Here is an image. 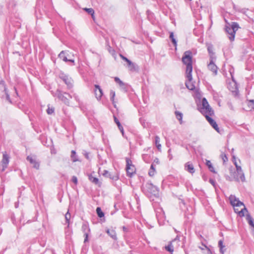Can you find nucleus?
Instances as JSON below:
<instances>
[{"label": "nucleus", "instance_id": "1", "mask_svg": "<svg viewBox=\"0 0 254 254\" xmlns=\"http://www.w3.org/2000/svg\"><path fill=\"white\" fill-rule=\"evenodd\" d=\"M182 62L186 65V74L191 78V73L192 70V53L190 51H186L182 57Z\"/></svg>", "mask_w": 254, "mask_h": 254}, {"label": "nucleus", "instance_id": "2", "mask_svg": "<svg viewBox=\"0 0 254 254\" xmlns=\"http://www.w3.org/2000/svg\"><path fill=\"white\" fill-rule=\"evenodd\" d=\"M226 25L225 27V31L228 34V38L231 41H233L235 39L236 32L240 28L238 23L232 22L229 23L227 20L225 19Z\"/></svg>", "mask_w": 254, "mask_h": 254}, {"label": "nucleus", "instance_id": "3", "mask_svg": "<svg viewBox=\"0 0 254 254\" xmlns=\"http://www.w3.org/2000/svg\"><path fill=\"white\" fill-rule=\"evenodd\" d=\"M141 189L144 194L148 196L158 194V188L150 182L143 184Z\"/></svg>", "mask_w": 254, "mask_h": 254}, {"label": "nucleus", "instance_id": "4", "mask_svg": "<svg viewBox=\"0 0 254 254\" xmlns=\"http://www.w3.org/2000/svg\"><path fill=\"white\" fill-rule=\"evenodd\" d=\"M54 96H56L65 104L68 105L69 100L72 98L71 96L66 93H63L61 90L57 89L55 93H53Z\"/></svg>", "mask_w": 254, "mask_h": 254}, {"label": "nucleus", "instance_id": "5", "mask_svg": "<svg viewBox=\"0 0 254 254\" xmlns=\"http://www.w3.org/2000/svg\"><path fill=\"white\" fill-rule=\"evenodd\" d=\"M200 112L204 116L208 114L210 115L213 114V110L205 98H203L202 100V107L200 109Z\"/></svg>", "mask_w": 254, "mask_h": 254}, {"label": "nucleus", "instance_id": "6", "mask_svg": "<svg viewBox=\"0 0 254 254\" xmlns=\"http://www.w3.org/2000/svg\"><path fill=\"white\" fill-rule=\"evenodd\" d=\"M126 171L127 176L131 177L135 173V167L132 165L131 160L128 158H126Z\"/></svg>", "mask_w": 254, "mask_h": 254}, {"label": "nucleus", "instance_id": "7", "mask_svg": "<svg viewBox=\"0 0 254 254\" xmlns=\"http://www.w3.org/2000/svg\"><path fill=\"white\" fill-rule=\"evenodd\" d=\"M59 77L65 83L68 89H70L73 87V80L71 77H69L67 75L64 73H60Z\"/></svg>", "mask_w": 254, "mask_h": 254}, {"label": "nucleus", "instance_id": "8", "mask_svg": "<svg viewBox=\"0 0 254 254\" xmlns=\"http://www.w3.org/2000/svg\"><path fill=\"white\" fill-rule=\"evenodd\" d=\"M229 199L231 204L233 207H239L242 205L245 206L244 203L240 201L239 199L234 195H230Z\"/></svg>", "mask_w": 254, "mask_h": 254}, {"label": "nucleus", "instance_id": "9", "mask_svg": "<svg viewBox=\"0 0 254 254\" xmlns=\"http://www.w3.org/2000/svg\"><path fill=\"white\" fill-rule=\"evenodd\" d=\"M27 161L33 165V167L35 169L38 170L40 167L39 162L37 161L36 156H28L26 158Z\"/></svg>", "mask_w": 254, "mask_h": 254}, {"label": "nucleus", "instance_id": "10", "mask_svg": "<svg viewBox=\"0 0 254 254\" xmlns=\"http://www.w3.org/2000/svg\"><path fill=\"white\" fill-rule=\"evenodd\" d=\"M188 74H186V77L187 78V80H186L185 82V85L188 89L190 90H193L195 89L194 84L192 82V74H191V78L188 76Z\"/></svg>", "mask_w": 254, "mask_h": 254}, {"label": "nucleus", "instance_id": "11", "mask_svg": "<svg viewBox=\"0 0 254 254\" xmlns=\"http://www.w3.org/2000/svg\"><path fill=\"white\" fill-rule=\"evenodd\" d=\"M215 60L213 59V58L210 59V62L207 66L208 68L213 73L214 75H216L217 74L218 67L214 63Z\"/></svg>", "mask_w": 254, "mask_h": 254}, {"label": "nucleus", "instance_id": "12", "mask_svg": "<svg viewBox=\"0 0 254 254\" xmlns=\"http://www.w3.org/2000/svg\"><path fill=\"white\" fill-rule=\"evenodd\" d=\"M210 115H206L205 116L206 120L209 122V123L211 125V126L218 132H219V127L216 122L211 117H210Z\"/></svg>", "mask_w": 254, "mask_h": 254}, {"label": "nucleus", "instance_id": "13", "mask_svg": "<svg viewBox=\"0 0 254 254\" xmlns=\"http://www.w3.org/2000/svg\"><path fill=\"white\" fill-rule=\"evenodd\" d=\"M9 156L7 154L6 152H4L3 153L2 155V159L1 161L2 167H3V170L6 168L8 164L9 163Z\"/></svg>", "mask_w": 254, "mask_h": 254}, {"label": "nucleus", "instance_id": "14", "mask_svg": "<svg viewBox=\"0 0 254 254\" xmlns=\"http://www.w3.org/2000/svg\"><path fill=\"white\" fill-rule=\"evenodd\" d=\"M234 179L237 182L240 181L243 182H245L246 179L243 171L241 172V173L236 172L235 175H234Z\"/></svg>", "mask_w": 254, "mask_h": 254}, {"label": "nucleus", "instance_id": "15", "mask_svg": "<svg viewBox=\"0 0 254 254\" xmlns=\"http://www.w3.org/2000/svg\"><path fill=\"white\" fill-rule=\"evenodd\" d=\"M185 169L188 172L193 174L195 172V169L192 163L190 162H187L185 164Z\"/></svg>", "mask_w": 254, "mask_h": 254}, {"label": "nucleus", "instance_id": "16", "mask_svg": "<svg viewBox=\"0 0 254 254\" xmlns=\"http://www.w3.org/2000/svg\"><path fill=\"white\" fill-rule=\"evenodd\" d=\"M115 81L118 83L120 87L123 89L125 91H127V84L123 82L119 77H115L114 78Z\"/></svg>", "mask_w": 254, "mask_h": 254}, {"label": "nucleus", "instance_id": "17", "mask_svg": "<svg viewBox=\"0 0 254 254\" xmlns=\"http://www.w3.org/2000/svg\"><path fill=\"white\" fill-rule=\"evenodd\" d=\"M81 228L82 231L84 233V235H86V233L89 234L90 230L87 222H85L83 223Z\"/></svg>", "mask_w": 254, "mask_h": 254}, {"label": "nucleus", "instance_id": "18", "mask_svg": "<svg viewBox=\"0 0 254 254\" xmlns=\"http://www.w3.org/2000/svg\"><path fill=\"white\" fill-rule=\"evenodd\" d=\"M106 233L114 240H117V235L115 230L107 229Z\"/></svg>", "mask_w": 254, "mask_h": 254}, {"label": "nucleus", "instance_id": "19", "mask_svg": "<svg viewBox=\"0 0 254 254\" xmlns=\"http://www.w3.org/2000/svg\"><path fill=\"white\" fill-rule=\"evenodd\" d=\"M89 180L95 185H98L100 186V183L99 182V179L97 178L93 177L92 175H90L88 176Z\"/></svg>", "mask_w": 254, "mask_h": 254}, {"label": "nucleus", "instance_id": "20", "mask_svg": "<svg viewBox=\"0 0 254 254\" xmlns=\"http://www.w3.org/2000/svg\"><path fill=\"white\" fill-rule=\"evenodd\" d=\"M246 220H247L249 224L254 228V219L249 213L246 215Z\"/></svg>", "mask_w": 254, "mask_h": 254}, {"label": "nucleus", "instance_id": "21", "mask_svg": "<svg viewBox=\"0 0 254 254\" xmlns=\"http://www.w3.org/2000/svg\"><path fill=\"white\" fill-rule=\"evenodd\" d=\"M128 67L129 70L131 71H137L139 69L138 65L132 62L130 64L128 65Z\"/></svg>", "mask_w": 254, "mask_h": 254}, {"label": "nucleus", "instance_id": "22", "mask_svg": "<svg viewBox=\"0 0 254 254\" xmlns=\"http://www.w3.org/2000/svg\"><path fill=\"white\" fill-rule=\"evenodd\" d=\"M115 92L113 90H111L110 93V99L111 101L112 102L113 104L114 105V106L115 108H117V106L116 104V102H115Z\"/></svg>", "mask_w": 254, "mask_h": 254}, {"label": "nucleus", "instance_id": "23", "mask_svg": "<svg viewBox=\"0 0 254 254\" xmlns=\"http://www.w3.org/2000/svg\"><path fill=\"white\" fill-rule=\"evenodd\" d=\"M94 92L97 100H100L103 95V91L102 89H99V90L95 89Z\"/></svg>", "mask_w": 254, "mask_h": 254}, {"label": "nucleus", "instance_id": "24", "mask_svg": "<svg viewBox=\"0 0 254 254\" xmlns=\"http://www.w3.org/2000/svg\"><path fill=\"white\" fill-rule=\"evenodd\" d=\"M58 57L61 59L63 60L64 62H67L68 59L65 56V52L64 51H62L58 55Z\"/></svg>", "mask_w": 254, "mask_h": 254}, {"label": "nucleus", "instance_id": "25", "mask_svg": "<svg viewBox=\"0 0 254 254\" xmlns=\"http://www.w3.org/2000/svg\"><path fill=\"white\" fill-rule=\"evenodd\" d=\"M207 51L210 55V59H216V57L214 56V53L213 52V48L212 46H208L207 47Z\"/></svg>", "mask_w": 254, "mask_h": 254}, {"label": "nucleus", "instance_id": "26", "mask_svg": "<svg viewBox=\"0 0 254 254\" xmlns=\"http://www.w3.org/2000/svg\"><path fill=\"white\" fill-rule=\"evenodd\" d=\"M165 249L167 251L170 253H172L174 251V248L172 245V242H170L168 245L165 247Z\"/></svg>", "mask_w": 254, "mask_h": 254}, {"label": "nucleus", "instance_id": "27", "mask_svg": "<svg viewBox=\"0 0 254 254\" xmlns=\"http://www.w3.org/2000/svg\"><path fill=\"white\" fill-rule=\"evenodd\" d=\"M218 246L220 248V252L221 254H224L225 250L224 249L225 248V246L223 245V241L222 240H220L218 242Z\"/></svg>", "mask_w": 254, "mask_h": 254}, {"label": "nucleus", "instance_id": "28", "mask_svg": "<svg viewBox=\"0 0 254 254\" xmlns=\"http://www.w3.org/2000/svg\"><path fill=\"white\" fill-rule=\"evenodd\" d=\"M71 159L73 162H75L78 161L77 156L76 154V152L74 150H72L71 152Z\"/></svg>", "mask_w": 254, "mask_h": 254}, {"label": "nucleus", "instance_id": "29", "mask_svg": "<svg viewBox=\"0 0 254 254\" xmlns=\"http://www.w3.org/2000/svg\"><path fill=\"white\" fill-rule=\"evenodd\" d=\"M233 158L234 159L233 160V162L236 166V172H240L243 171L242 169V168L240 166H239L236 161V158L234 156L233 157Z\"/></svg>", "mask_w": 254, "mask_h": 254}, {"label": "nucleus", "instance_id": "30", "mask_svg": "<svg viewBox=\"0 0 254 254\" xmlns=\"http://www.w3.org/2000/svg\"><path fill=\"white\" fill-rule=\"evenodd\" d=\"M155 172V169L154 167V165L153 163H152L151 165L150 169L148 172V175L152 177L153 176Z\"/></svg>", "mask_w": 254, "mask_h": 254}, {"label": "nucleus", "instance_id": "31", "mask_svg": "<svg viewBox=\"0 0 254 254\" xmlns=\"http://www.w3.org/2000/svg\"><path fill=\"white\" fill-rule=\"evenodd\" d=\"M84 10L86 11L88 14H90L93 19L94 18V10L93 8H85Z\"/></svg>", "mask_w": 254, "mask_h": 254}, {"label": "nucleus", "instance_id": "32", "mask_svg": "<svg viewBox=\"0 0 254 254\" xmlns=\"http://www.w3.org/2000/svg\"><path fill=\"white\" fill-rule=\"evenodd\" d=\"M96 213L98 216L100 218H102L104 216V213L102 211L101 208L99 207H98L96 208Z\"/></svg>", "mask_w": 254, "mask_h": 254}, {"label": "nucleus", "instance_id": "33", "mask_svg": "<svg viewBox=\"0 0 254 254\" xmlns=\"http://www.w3.org/2000/svg\"><path fill=\"white\" fill-rule=\"evenodd\" d=\"M247 105L250 110H254V100H251L248 101Z\"/></svg>", "mask_w": 254, "mask_h": 254}, {"label": "nucleus", "instance_id": "34", "mask_svg": "<svg viewBox=\"0 0 254 254\" xmlns=\"http://www.w3.org/2000/svg\"><path fill=\"white\" fill-rule=\"evenodd\" d=\"M206 165L207 166V167H208L209 170L213 172V173H215V170H214V168L211 162L210 161H206Z\"/></svg>", "mask_w": 254, "mask_h": 254}, {"label": "nucleus", "instance_id": "35", "mask_svg": "<svg viewBox=\"0 0 254 254\" xmlns=\"http://www.w3.org/2000/svg\"><path fill=\"white\" fill-rule=\"evenodd\" d=\"M175 115L176 118L179 121H182V118H183V114L179 112V111H176L175 112Z\"/></svg>", "mask_w": 254, "mask_h": 254}, {"label": "nucleus", "instance_id": "36", "mask_svg": "<svg viewBox=\"0 0 254 254\" xmlns=\"http://www.w3.org/2000/svg\"><path fill=\"white\" fill-rule=\"evenodd\" d=\"M114 122L118 126L119 128H122V127H123V126L121 125L119 120L118 119V118L115 115H114Z\"/></svg>", "mask_w": 254, "mask_h": 254}, {"label": "nucleus", "instance_id": "37", "mask_svg": "<svg viewBox=\"0 0 254 254\" xmlns=\"http://www.w3.org/2000/svg\"><path fill=\"white\" fill-rule=\"evenodd\" d=\"M247 211V208L245 207L243 209H241V211H239L238 213L241 217H243L245 215V212Z\"/></svg>", "mask_w": 254, "mask_h": 254}, {"label": "nucleus", "instance_id": "38", "mask_svg": "<svg viewBox=\"0 0 254 254\" xmlns=\"http://www.w3.org/2000/svg\"><path fill=\"white\" fill-rule=\"evenodd\" d=\"M70 214L68 212H67L65 215L66 222L68 224V225L69 224V220L70 219Z\"/></svg>", "mask_w": 254, "mask_h": 254}, {"label": "nucleus", "instance_id": "39", "mask_svg": "<svg viewBox=\"0 0 254 254\" xmlns=\"http://www.w3.org/2000/svg\"><path fill=\"white\" fill-rule=\"evenodd\" d=\"M139 122L144 127H146L147 123L145 122V120L143 118H140Z\"/></svg>", "mask_w": 254, "mask_h": 254}, {"label": "nucleus", "instance_id": "40", "mask_svg": "<svg viewBox=\"0 0 254 254\" xmlns=\"http://www.w3.org/2000/svg\"><path fill=\"white\" fill-rule=\"evenodd\" d=\"M54 111H55L54 108H53V107L51 108V107L48 106V108L47 109V113L49 115H51L53 113H54Z\"/></svg>", "mask_w": 254, "mask_h": 254}, {"label": "nucleus", "instance_id": "41", "mask_svg": "<svg viewBox=\"0 0 254 254\" xmlns=\"http://www.w3.org/2000/svg\"><path fill=\"white\" fill-rule=\"evenodd\" d=\"M102 175H103V176H104L106 177H109L110 179H113V178H112L111 175L110 174V173H109V172L107 170H104V172L102 174Z\"/></svg>", "mask_w": 254, "mask_h": 254}, {"label": "nucleus", "instance_id": "42", "mask_svg": "<svg viewBox=\"0 0 254 254\" xmlns=\"http://www.w3.org/2000/svg\"><path fill=\"white\" fill-rule=\"evenodd\" d=\"M233 8V9L237 11L241 12V10L240 8H239L233 2H232Z\"/></svg>", "mask_w": 254, "mask_h": 254}, {"label": "nucleus", "instance_id": "43", "mask_svg": "<svg viewBox=\"0 0 254 254\" xmlns=\"http://www.w3.org/2000/svg\"><path fill=\"white\" fill-rule=\"evenodd\" d=\"M71 181L72 182L75 184V185H77V178L76 176H73L72 177V179H71Z\"/></svg>", "mask_w": 254, "mask_h": 254}, {"label": "nucleus", "instance_id": "44", "mask_svg": "<svg viewBox=\"0 0 254 254\" xmlns=\"http://www.w3.org/2000/svg\"><path fill=\"white\" fill-rule=\"evenodd\" d=\"M221 156L222 157V158L224 162H225L228 161V158L226 156L225 154L222 153Z\"/></svg>", "mask_w": 254, "mask_h": 254}, {"label": "nucleus", "instance_id": "45", "mask_svg": "<svg viewBox=\"0 0 254 254\" xmlns=\"http://www.w3.org/2000/svg\"><path fill=\"white\" fill-rule=\"evenodd\" d=\"M160 138L158 136L156 135L155 137V145L158 144V143H160Z\"/></svg>", "mask_w": 254, "mask_h": 254}, {"label": "nucleus", "instance_id": "46", "mask_svg": "<svg viewBox=\"0 0 254 254\" xmlns=\"http://www.w3.org/2000/svg\"><path fill=\"white\" fill-rule=\"evenodd\" d=\"M84 236L85 237L84 243H85L88 241V234L86 233V235H84Z\"/></svg>", "mask_w": 254, "mask_h": 254}, {"label": "nucleus", "instance_id": "47", "mask_svg": "<svg viewBox=\"0 0 254 254\" xmlns=\"http://www.w3.org/2000/svg\"><path fill=\"white\" fill-rule=\"evenodd\" d=\"M171 41L173 43V44L174 45V46H175L176 47L177 45V42L176 39L175 38H174V39L171 40Z\"/></svg>", "mask_w": 254, "mask_h": 254}, {"label": "nucleus", "instance_id": "48", "mask_svg": "<svg viewBox=\"0 0 254 254\" xmlns=\"http://www.w3.org/2000/svg\"><path fill=\"white\" fill-rule=\"evenodd\" d=\"M171 41L173 43V44L174 45V46H175L176 47L177 45V42L176 39L175 38H174V39L171 40Z\"/></svg>", "mask_w": 254, "mask_h": 254}, {"label": "nucleus", "instance_id": "49", "mask_svg": "<svg viewBox=\"0 0 254 254\" xmlns=\"http://www.w3.org/2000/svg\"><path fill=\"white\" fill-rule=\"evenodd\" d=\"M169 38L171 40L175 38H174V33L173 32H170V36H169Z\"/></svg>", "mask_w": 254, "mask_h": 254}, {"label": "nucleus", "instance_id": "50", "mask_svg": "<svg viewBox=\"0 0 254 254\" xmlns=\"http://www.w3.org/2000/svg\"><path fill=\"white\" fill-rule=\"evenodd\" d=\"M171 149H169L168 150V153H169V156H168V157H169V158L170 160L172 159V158H173V156H172V155H171V153H171Z\"/></svg>", "mask_w": 254, "mask_h": 254}, {"label": "nucleus", "instance_id": "51", "mask_svg": "<svg viewBox=\"0 0 254 254\" xmlns=\"http://www.w3.org/2000/svg\"><path fill=\"white\" fill-rule=\"evenodd\" d=\"M147 157V155L146 154H143L142 155V159L145 162H147L146 158Z\"/></svg>", "mask_w": 254, "mask_h": 254}, {"label": "nucleus", "instance_id": "52", "mask_svg": "<svg viewBox=\"0 0 254 254\" xmlns=\"http://www.w3.org/2000/svg\"><path fill=\"white\" fill-rule=\"evenodd\" d=\"M121 58L125 61L127 62L128 59L122 55H120Z\"/></svg>", "mask_w": 254, "mask_h": 254}, {"label": "nucleus", "instance_id": "53", "mask_svg": "<svg viewBox=\"0 0 254 254\" xmlns=\"http://www.w3.org/2000/svg\"><path fill=\"white\" fill-rule=\"evenodd\" d=\"M119 129L121 131V132H122L123 135H124V128H123V127H122V128H119Z\"/></svg>", "mask_w": 254, "mask_h": 254}, {"label": "nucleus", "instance_id": "54", "mask_svg": "<svg viewBox=\"0 0 254 254\" xmlns=\"http://www.w3.org/2000/svg\"><path fill=\"white\" fill-rule=\"evenodd\" d=\"M95 89L99 90V89H101L100 86L98 85H95Z\"/></svg>", "mask_w": 254, "mask_h": 254}, {"label": "nucleus", "instance_id": "55", "mask_svg": "<svg viewBox=\"0 0 254 254\" xmlns=\"http://www.w3.org/2000/svg\"><path fill=\"white\" fill-rule=\"evenodd\" d=\"M156 147H157V149H158V150H160L161 147V144L158 143V144L156 145Z\"/></svg>", "mask_w": 254, "mask_h": 254}, {"label": "nucleus", "instance_id": "56", "mask_svg": "<svg viewBox=\"0 0 254 254\" xmlns=\"http://www.w3.org/2000/svg\"><path fill=\"white\" fill-rule=\"evenodd\" d=\"M209 182H210L212 185H213V186L214 185L215 181H214L213 180L210 179V180H209Z\"/></svg>", "mask_w": 254, "mask_h": 254}, {"label": "nucleus", "instance_id": "57", "mask_svg": "<svg viewBox=\"0 0 254 254\" xmlns=\"http://www.w3.org/2000/svg\"><path fill=\"white\" fill-rule=\"evenodd\" d=\"M154 163H156V164H159V161L158 158H155L154 160Z\"/></svg>", "mask_w": 254, "mask_h": 254}, {"label": "nucleus", "instance_id": "58", "mask_svg": "<svg viewBox=\"0 0 254 254\" xmlns=\"http://www.w3.org/2000/svg\"><path fill=\"white\" fill-rule=\"evenodd\" d=\"M123 230L124 232H127V228L125 226L123 227Z\"/></svg>", "mask_w": 254, "mask_h": 254}, {"label": "nucleus", "instance_id": "59", "mask_svg": "<svg viewBox=\"0 0 254 254\" xmlns=\"http://www.w3.org/2000/svg\"><path fill=\"white\" fill-rule=\"evenodd\" d=\"M204 246H205V247L206 248H207V249H208V254H212V253H211V251L210 250V249H209V248H208L207 247V246H206L205 245H204Z\"/></svg>", "mask_w": 254, "mask_h": 254}, {"label": "nucleus", "instance_id": "60", "mask_svg": "<svg viewBox=\"0 0 254 254\" xmlns=\"http://www.w3.org/2000/svg\"><path fill=\"white\" fill-rule=\"evenodd\" d=\"M126 62L127 63V65H128L129 64H130L131 63H132V62L128 59L127 60V61Z\"/></svg>", "mask_w": 254, "mask_h": 254}, {"label": "nucleus", "instance_id": "61", "mask_svg": "<svg viewBox=\"0 0 254 254\" xmlns=\"http://www.w3.org/2000/svg\"><path fill=\"white\" fill-rule=\"evenodd\" d=\"M67 62H71L73 64H74V61L73 60H68Z\"/></svg>", "mask_w": 254, "mask_h": 254}, {"label": "nucleus", "instance_id": "62", "mask_svg": "<svg viewBox=\"0 0 254 254\" xmlns=\"http://www.w3.org/2000/svg\"><path fill=\"white\" fill-rule=\"evenodd\" d=\"M85 157L87 158V159H88L89 158V156H88V154L87 153H86L85 154Z\"/></svg>", "mask_w": 254, "mask_h": 254}, {"label": "nucleus", "instance_id": "63", "mask_svg": "<svg viewBox=\"0 0 254 254\" xmlns=\"http://www.w3.org/2000/svg\"><path fill=\"white\" fill-rule=\"evenodd\" d=\"M6 99L10 102V97L8 95H7V96H6Z\"/></svg>", "mask_w": 254, "mask_h": 254}, {"label": "nucleus", "instance_id": "64", "mask_svg": "<svg viewBox=\"0 0 254 254\" xmlns=\"http://www.w3.org/2000/svg\"><path fill=\"white\" fill-rule=\"evenodd\" d=\"M176 240H179V237H178V236H177L176 237V238L174 240H173L172 242H174V241H176Z\"/></svg>", "mask_w": 254, "mask_h": 254}]
</instances>
